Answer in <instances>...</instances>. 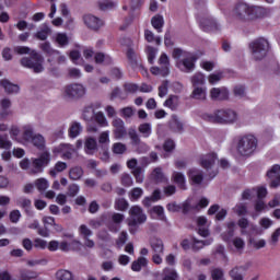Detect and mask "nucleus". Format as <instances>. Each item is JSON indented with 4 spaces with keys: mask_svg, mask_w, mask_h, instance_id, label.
Instances as JSON below:
<instances>
[{
    "mask_svg": "<svg viewBox=\"0 0 280 280\" xmlns=\"http://www.w3.org/2000/svg\"><path fill=\"white\" fill-rule=\"evenodd\" d=\"M257 145H259V140L255 135L245 133L236 137L235 150L241 159H250L257 151Z\"/></svg>",
    "mask_w": 280,
    "mask_h": 280,
    "instance_id": "1",
    "label": "nucleus"
},
{
    "mask_svg": "<svg viewBox=\"0 0 280 280\" xmlns=\"http://www.w3.org/2000/svg\"><path fill=\"white\" fill-rule=\"evenodd\" d=\"M232 16H234L236 21L261 19V16H266V9L264 7H250L246 2H238L232 11Z\"/></svg>",
    "mask_w": 280,
    "mask_h": 280,
    "instance_id": "2",
    "label": "nucleus"
},
{
    "mask_svg": "<svg viewBox=\"0 0 280 280\" xmlns=\"http://www.w3.org/2000/svg\"><path fill=\"white\" fill-rule=\"evenodd\" d=\"M173 58L178 60L176 62V67L184 73H191V71L196 69V60H198V56L192 52H187L180 48H175L173 50Z\"/></svg>",
    "mask_w": 280,
    "mask_h": 280,
    "instance_id": "3",
    "label": "nucleus"
},
{
    "mask_svg": "<svg viewBox=\"0 0 280 280\" xmlns=\"http://www.w3.org/2000/svg\"><path fill=\"white\" fill-rule=\"evenodd\" d=\"M206 121L211 124H221L223 126H230L237 121V112L226 108V109H217L213 114L203 115Z\"/></svg>",
    "mask_w": 280,
    "mask_h": 280,
    "instance_id": "4",
    "label": "nucleus"
},
{
    "mask_svg": "<svg viewBox=\"0 0 280 280\" xmlns=\"http://www.w3.org/2000/svg\"><path fill=\"white\" fill-rule=\"evenodd\" d=\"M248 49L252 60L259 62L268 56V51H270V42H268L266 37H258L249 43Z\"/></svg>",
    "mask_w": 280,
    "mask_h": 280,
    "instance_id": "5",
    "label": "nucleus"
},
{
    "mask_svg": "<svg viewBox=\"0 0 280 280\" xmlns=\"http://www.w3.org/2000/svg\"><path fill=\"white\" fill-rule=\"evenodd\" d=\"M196 9L199 11L197 19L203 32H221L222 25H220L215 19L211 18V15H207L205 2H201V4H196Z\"/></svg>",
    "mask_w": 280,
    "mask_h": 280,
    "instance_id": "6",
    "label": "nucleus"
},
{
    "mask_svg": "<svg viewBox=\"0 0 280 280\" xmlns=\"http://www.w3.org/2000/svg\"><path fill=\"white\" fill-rule=\"evenodd\" d=\"M43 62H45V58L36 50H32L28 57H23L20 60V65L25 69H32L34 73H43L45 71Z\"/></svg>",
    "mask_w": 280,
    "mask_h": 280,
    "instance_id": "7",
    "label": "nucleus"
},
{
    "mask_svg": "<svg viewBox=\"0 0 280 280\" xmlns=\"http://www.w3.org/2000/svg\"><path fill=\"white\" fill-rule=\"evenodd\" d=\"M215 161H218V154L215 153L202 155L199 160V165H201L203 170L208 171V176L210 177V179H213L215 178V176H218V168L213 170Z\"/></svg>",
    "mask_w": 280,
    "mask_h": 280,
    "instance_id": "8",
    "label": "nucleus"
},
{
    "mask_svg": "<svg viewBox=\"0 0 280 280\" xmlns=\"http://www.w3.org/2000/svg\"><path fill=\"white\" fill-rule=\"evenodd\" d=\"M65 93L69 100H82L86 95V88L80 83H72L65 88Z\"/></svg>",
    "mask_w": 280,
    "mask_h": 280,
    "instance_id": "9",
    "label": "nucleus"
},
{
    "mask_svg": "<svg viewBox=\"0 0 280 280\" xmlns=\"http://www.w3.org/2000/svg\"><path fill=\"white\" fill-rule=\"evenodd\" d=\"M129 215L128 221H130L131 226H135V224H145L148 220V215L143 213V209L139 206L131 207Z\"/></svg>",
    "mask_w": 280,
    "mask_h": 280,
    "instance_id": "10",
    "label": "nucleus"
},
{
    "mask_svg": "<svg viewBox=\"0 0 280 280\" xmlns=\"http://www.w3.org/2000/svg\"><path fill=\"white\" fill-rule=\"evenodd\" d=\"M159 65L160 67L151 68V73H153V75H162L163 78L170 75V57H167L166 54L161 55Z\"/></svg>",
    "mask_w": 280,
    "mask_h": 280,
    "instance_id": "11",
    "label": "nucleus"
},
{
    "mask_svg": "<svg viewBox=\"0 0 280 280\" xmlns=\"http://www.w3.org/2000/svg\"><path fill=\"white\" fill-rule=\"evenodd\" d=\"M49 163H51V153H49V151L42 152L38 158L33 159V167L35 168V173L43 172V168L47 167Z\"/></svg>",
    "mask_w": 280,
    "mask_h": 280,
    "instance_id": "12",
    "label": "nucleus"
},
{
    "mask_svg": "<svg viewBox=\"0 0 280 280\" xmlns=\"http://www.w3.org/2000/svg\"><path fill=\"white\" fill-rule=\"evenodd\" d=\"M188 180L190 185H194L195 187H200L205 180V172L200 168H190L187 172Z\"/></svg>",
    "mask_w": 280,
    "mask_h": 280,
    "instance_id": "13",
    "label": "nucleus"
},
{
    "mask_svg": "<svg viewBox=\"0 0 280 280\" xmlns=\"http://www.w3.org/2000/svg\"><path fill=\"white\" fill-rule=\"evenodd\" d=\"M210 100L212 102H226L229 100V90L224 86L212 88L210 90Z\"/></svg>",
    "mask_w": 280,
    "mask_h": 280,
    "instance_id": "14",
    "label": "nucleus"
},
{
    "mask_svg": "<svg viewBox=\"0 0 280 280\" xmlns=\"http://www.w3.org/2000/svg\"><path fill=\"white\" fill-rule=\"evenodd\" d=\"M138 163L137 159L133 158L127 161V167L132 170L131 174L135 176L136 183H143V168L141 166H137Z\"/></svg>",
    "mask_w": 280,
    "mask_h": 280,
    "instance_id": "15",
    "label": "nucleus"
},
{
    "mask_svg": "<svg viewBox=\"0 0 280 280\" xmlns=\"http://www.w3.org/2000/svg\"><path fill=\"white\" fill-rule=\"evenodd\" d=\"M168 129L176 135H183L185 132V124H183V120L177 115H172L168 120Z\"/></svg>",
    "mask_w": 280,
    "mask_h": 280,
    "instance_id": "16",
    "label": "nucleus"
},
{
    "mask_svg": "<svg viewBox=\"0 0 280 280\" xmlns=\"http://www.w3.org/2000/svg\"><path fill=\"white\" fill-rule=\"evenodd\" d=\"M112 126L114 128V135L116 139H124L126 137V124L121 118H116L112 121Z\"/></svg>",
    "mask_w": 280,
    "mask_h": 280,
    "instance_id": "17",
    "label": "nucleus"
},
{
    "mask_svg": "<svg viewBox=\"0 0 280 280\" xmlns=\"http://www.w3.org/2000/svg\"><path fill=\"white\" fill-rule=\"evenodd\" d=\"M267 178H270V187L277 188L280 186V165L275 164L268 172Z\"/></svg>",
    "mask_w": 280,
    "mask_h": 280,
    "instance_id": "18",
    "label": "nucleus"
},
{
    "mask_svg": "<svg viewBox=\"0 0 280 280\" xmlns=\"http://www.w3.org/2000/svg\"><path fill=\"white\" fill-rule=\"evenodd\" d=\"M83 21L90 30L97 31L100 27L104 25V21H102L100 18L92 15V14H86L83 16Z\"/></svg>",
    "mask_w": 280,
    "mask_h": 280,
    "instance_id": "19",
    "label": "nucleus"
},
{
    "mask_svg": "<svg viewBox=\"0 0 280 280\" xmlns=\"http://www.w3.org/2000/svg\"><path fill=\"white\" fill-rule=\"evenodd\" d=\"M16 205L18 207H21L22 209H24L26 215H28L30 218L34 217V211H32V200L27 199L25 197H20L16 199Z\"/></svg>",
    "mask_w": 280,
    "mask_h": 280,
    "instance_id": "20",
    "label": "nucleus"
},
{
    "mask_svg": "<svg viewBox=\"0 0 280 280\" xmlns=\"http://www.w3.org/2000/svg\"><path fill=\"white\" fill-rule=\"evenodd\" d=\"M190 100H196L197 102H207V86L206 88H192L190 93Z\"/></svg>",
    "mask_w": 280,
    "mask_h": 280,
    "instance_id": "21",
    "label": "nucleus"
},
{
    "mask_svg": "<svg viewBox=\"0 0 280 280\" xmlns=\"http://www.w3.org/2000/svg\"><path fill=\"white\" fill-rule=\"evenodd\" d=\"M0 84L8 95H14L21 91V88L18 84L10 82L8 79L1 80Z\"/></svg>",
    "mask_w": 280,
    "mask_h": 280,
    "instance_id": "22",
    "label": "nucleus"
},
{
    "mask_svg": "<svg viewBox=\"0 0 280 280\" xmlns=\"http://www.w3.org/2000/svg\"><path fill=\"white\" fill-rule=\"evenodd\" d=\"M190 82L192 84V89L206 88L207 79H205V74L202 72H197L190 78Z\"/></svg>",
    "mask_w": 280,
    "mask_h": 280,
    "instance_id": "23",
    "label": "nucleus"
},
{
    "mask_svg": "<svg viewBox=\"0 0 280 280\" xmlns=\"http://www.w3.org/2000/svg\"><path fill=\"white\" fill-rule=\"evenodd\" d=\"M172 179L174 180V183H176L179 189H187V180L185 179V174L180 172H174L172 175Z\"/></svg>",
    "mask_w": 280,
    "mask_h": 280,
    "instance_id": "24",
    "label": "nucleus"
},
{
    "mask_svg": "<svg viewBox=\"0 0 280 280\" xmlns=\"http://www.w3.org/2000/svg\"><path fill=\"white\" fill-rule=\"evenodd\" d=\"M212 242H213V240L200 241L196 237H192L191 248H192L194 253H198V250H202V248H205V246H211Z\"/></svg>",
    "mask_w": 280,
    "mask_h": 280,
    "instance_id": "25",
    "label": "nucleus"
},
{
    "mask_svg": "<svg viewBox=\"0 0 280 280\" xmlns=\"http://www.w3.org/2000/svg\"><path fill=\"white\" fill-rule=\"evenodd\" d=\"M242 270L246 272L248 267L246 266H236L232 270H230L229 275L232 280H244V276H242Z\"/></svg>",
    "mask_w": 280,
    "mask_h": 280,
    "instance_id": "26",
    "label": "nucleus"
},
{
    "mask_svg": "<svg viewBox=\"0 0 280 280\" xmlns=\"http://www.w3.org/2000/svg\"><path fill=\"white\" fill-rule=\"evenodd\" d=\"M35 136L36 135H34V127H32V125H25L23 127V133H22L23 141H26V143H30Z\"/></svg>",
    "mask_w": 280,
    "mask_h": 280,
    "instance_id": "27",
    "label": "nucleus"
},
{
    "mask_svg": "<svg viewBox=\"0 0 280 280\" xmlns=\"http://www.w3.org/2000/svg\"><path fill=\"white\" fill-rule=\"evenodd\" d=\"M235 221L228 223V230L222 234L224 242H231L232 237L235 235Z\"/></svg>",
    "mask_w": 280,
    "mask_h": 280,
    "instance_id": "28",
    "label": "nucleus"
},
{
    "mask_svg": "<svg viewBox=\"0 0 280 280\" xmlns=\"http://www.w3.org/2000/svg\"><path fill=\"white\" fill-rule=\"evenodd\" d=\"M151 248L155 254H163V250H165V245L161 238L155 237L151 240Z\"/></svg>",
    "mask_w": 280,
    "mask_h": 280,
    "instance_id": "29",
    "label": "nucleus"
},
{
    "mask_svg": "<svg viewBox=\"0 0 280 280\" xmlns=\"http://www.w3.org/2000/svg\"><path fill=\"white\" fill-rule=\"evenodd\" d=\"M84 145L86 154H95L97 151V140L95 138H88Z\"/></svg>",
    "mask_w": 280,
    "mask_h": 280,
    "instance_id": "30",
    "label": "nucleus"
},
{
    "mask_svg": "<svg viewBox=\"0 0 280 280\" xmlns=\"http://www.w3.org/2000/svg\"><path fill=\"white\" fill-rule=\"evenodd\" d=\"M84 176V170L81 166H74L69 171V178L71 180H80Z\"/></svg>",
    "mask_w": 280,
    "mask_h": 280,
    "instance_id": "31",
    "label": "nucleus"
},
{
    "mask_svg": "<svg viewBox=\"0 0 280 280\" xmlns=\"http://www.w3.org/2000/svg\"><path fill=\"white\" fill-rule=\"evenodd\" d=\"M148 266V259L145 257H139L131 264V270L133 272H141V268H145Z\"/></svg>",
    "mask_w": 280,
    "mask_h": 280,
    "instance_id": "32",
    "label": "nucleus"
},
{
    "mask_svg": "<svg viewBox=\"0 0 280 280\" xmlns=\"http://www.w3.org/2000/svg\"><path fill=\"white\" fill-rule=\"evenodd\" d=\"M138 132H140V135H142L144 139H148L150 135H152V124L150 122L140 124L138 127Z\"/></svg>",
    "mask_w": 280,
    "mask_h": 280,
    "instance_id": "33",
    "label": "nucleus"
},
{
    "mask_svg": "<svg viewBox=\"0 0 280 280\" xmlns=\"http://www.w3.org/2000/svg\"><path fill=\"white\" fill-rule=\"evenodd\" d=\"M165 21L163 20L162 15H155L151 19V25L159 33L163 32V25Z\"/></svg>",
    "mask_w": 280,
    "mask_h": 280,
    "instance_id": "34",
    "label": "nucleus"
},
{
    "mask_svg": "<svg viewBox=\"0 0 280 280\" xmlns=\"http://www.w3.org/2000/svg\"><path fill=\"white\" fill-rule=\"evenodd\" d=\"M56 279L57 280H73V272L66 270V269H59L56 272Z\"/></svg>",
    "mask_w": 280,
    "mask_h": 280,
    "instance_id": "35",
    "label": "nucleus"
},
{
    "mask_svg": "<svg viewBox=\"0 0 280 280\" xmlns=\"http://www.w3.org/2000/svg\"><path fill=\"white\" fill-rule=\"evenodd\" d=\"M12 149V141L7 133H0V150H11Z\"/></svg>",
    "mask_w": 280,
    "mask_h": 280,
    "instance_id": "36",
    "label": "nucleus"
},
{
    "mask_svg": "<svg viewBox=\"0 0 280 280\" xmlns=\"http://www.w3.org/2000/svg\"><path fill=\"white\" fill-rule=\"evenodd\" d=\"M82 132V125L79 122H73L69 128V138L75 139Z\"/></svg>",
    "mask_w": 280,
    "mask_h": 280,
    "instance_id": "37",
    "label": "nucleus"
},
{
    "mask_svg": "<svg viewBox=\"0 0 280 280\" xmlns=\"http://www.w3.org/2000/svg\"><path fill=\"white\" fill-rule=\"evenodd\" d=\"M178 96L171 95L165 102L164 106H167V108H171V110H176L178 108Z\"/></svg>",
    "mask_w": 280,
    "mask_h": 280,
    "instance_id": "38",
    "label": "nucleus"
},
{
    "mask_svg": "<svg viewBox=\"0 0 280 280\" xmlns=\"http://www.w3.org/2000/svg\"><path fill=\"white\" fill-rule=\"evenodd\" d=\"M30 143H33L38 150H45V137L43 135H35Z\"/></svg>",
    "mask_w": 280,
    "mask_h": 280,
    "instance_id": "39",
    "label": "nucleus"
},
{
    "mask_svg": "<svg viewBox=\"0 0 280 280\" xmlns=\"http://www.w3.org/2000/svg\"><path fill=\"white\" fill-rule=\"evenodd\" d=\"M50 32L51 30L49 26L47 24H43V28L35 34V37L38 38V40H47Z\"/></svg>",
    "mask_w": 280,
    "mask_h": 280,
    "instance_id": "40",
    "label": "nucleus"
},
{
    "mask_svg": "<svg viewBox=\"0 0 280 280\" xmlns=\"http://www.w3.org/2000/svg\"><path fill=\"white\" fill-rule=\"evenodd\" d=\"M40 49H42V51H44V54H47L48 56H52V54H55V56H60V51L54 50V48H51V44H49V42H45V43L40 44Z\"/></svg>",
    "mask_w": 280,
    "mask_h": 280,
    "instance_id": "41",
    "label": "nucleus"
},
{
    "mask_svg": "<svg viewBox=\"0 0 280 280\" xmlns=\"http://www.w3.org/2000/svg\"><path fill=\"white\" fill-rule=\"evenodd\" d=\"M152 178L155 183H165V175L161 167H156L152 172Z\"/></svg>",
    "mask_w": 280,
    "mask_h": 280,
    "instance_id": "42",
    "label": "nucleus"
},
{
    "mask_svg": "<svg viewBox=\"0 0 280 280\" xmlns=\"http://www.w3.org/2000/svg\"><path fill=\"white\" fill-rule=\"evenodd\" d=\"M38 277V273L36 271L27 270V269H22L20 271V279L21 280H32L36 279Z\"/></svg>",
    "mask_w": 280,
    "mask_h": 280,
    "instance_id": "43",
    "label": "nucleus"
},
{
    "mask_svg": "<svg viewBox=\"0 0 280 280\" xmlns=\"http://www.w3.org/2000/svg\"><path fill=\"white\" fill-rule=\"evenodd\" d=\"M128 137L131 140V145L136 147L137 143L141 141V137H139V133L137 132V129L129 128L128 129Z\"/></svg>",
    "mask_w": 280,
    "mask_h": 280,
    "instance_id": "44",
    "label": "nucleus"
},
{
    "mask_svg": "<svg viewBox=\"0 0 280 280\" xmlns=\"http://www.w3.org/2000/svg\"><path fill=\"white\" fill-rule=\"evenodd\" d=\"M83 119L85 121H93L94 117H95V109L93 108V106H88L83 109V115H82Z\"/></svg>",
    "mask_w": 280,
    "mask_h": 280,
    "instance_id": "45",
    "label": "nucleus"
},
{
    "mask_svg": "<svg viewBox=\"0 0 280 280\" xmlns=\"http://www.w3.org/2000/svg\"><path fill=\"white\" fill-rule=\"evenodd\" d=\"M35 187L38 191H47L49 189V182L46 178H38L35 180Z\"/></svg>",
    "mask_w": 280,
    "mask_h": 280,
    "instance_id": "46",
    "label": "nucleus"
},
{
    "mask_svg": "<svg viewBox=\"0 0 280 280\" xmlns=\"http://www.w3.org/2000/svg\"><path fill=\"white\" fill-rule=\"evenodd\" d=\"M129 203L125 198H118L115 200V209L117 211H126L128 210Z\"/></svg>",
    "mask_w": 280,
    "mask_h": 280,
    "instance_id": "47",
    "label": "nucleus"
},
{
    "mask_svg": "<svg viewBox=\"0 0 280 280\" xmlns=\"http://www.w3.org/2000/svg\"><path fill=\"white\" fill-rule=\"evenodd\" d=\"M65 170H67V163L59 161L55 164L54 170H50L49 174L52 178H56L57 172H65Z\"/></svg>",
    "mask_w": 280,
    "mask_h": 280,
    "instance_id": "48",
    "label": "nucleus"
},
{
    "mask_svg": "<svg viewBox=\"0 0 280 280\" xmlns=\"http://www.w3.org/2000/svg\"><path fill=\"white\" fill-rule=\"evenodd\" d=\"M141 196H143V189L140 187H136V188L131 189L129 192V198L132 202L139 200V198H141Z\"/></svg>",
    "mask_w": 280,
    "mask_h": 280,
    "instance_id": "49",
    "label": "nucleus"
},
{
    "mask_svg": "<svg viewBox=\"0 0 280 280\" xmlns=\"http://www.w3.org/2000/svg\"><path fill=\"white\" fill-rule=\"evenodd\" d=\"M120 183H121L122 187H132L135 182L132 180V176H130V174L122 173L120 175Z\"/></svg>",
    "mask_w": 280,
    "mask_h": 280,
    "instance_id": "50",
    "label": "nucleus"
},
{
    "mask_svg": "<svg viewBox=\"0 0 280 280\" xmlns=\"http://www.w3.org/2000/svg\"><path fill=\"white\" fill-rule=\"evenodd\" d=\"M234 213H236V215H246L248 213V207L246 206V203H237L234 208H233Z\"/></svg>",
    "mask_w": 280,
    "mask_h": 280,
    "instance_id": "51",
    "label": "nucleus"
},
{
    "mask_svg": "<svg viewBox=\"0 0 280 280\" xmlns=\"http://www.w3.org/2000/svg\"><path fill=\"white\" fill-rule=\"evenodd\" d=\"M128 242V232H120L118 238L116 240V247L124 248V245Z\"/></svg>",
    "mask_w": 280,
    "mask_h": 280,
    "instance_id": "52",
    "label": "nucleus"
},
{
    "mask_svg": "<svg viewBox=\"0 0 280 280\" xmlns=\"http://www.w3.org/2000/svg\"><path fill=\"white\" fill-rule=\"evenodd\" d=\"M151 211L152 213H156L158 218L163 222L167 221V217H165V209L162 206H154Z\"/></svg>",
    "mask_w": 280,
    "mask_h": 280,
    "instance_id": "53",
    "label": "nucleus"
},
{
    "mask_svg": "<svg viewBox=\"0 0 280 280\" xmlns=\"http://www.w3.org/2000/svg\"><path fill=\"white\" fill-rule=\"evenodd\" d=\"M56 42L60 47H67V45H69V36H67L66 33H58L56 35Z\"/></svg>",
    "mask_w": 280,
    "mask_h": 280,
    "instance_id": "54",
    "label": "nucleus"
},
{
    "mask_svg": "<svg viewBox=\"0 0 280 280\" xmlns=\"http://www.w3.org/2000/svg\"><path fill=\"white\" fill-rule=\"evenodd\" d=\"M127 58L131 67H137L139 65V62L137 61V52H135V49L132 48L127 49Z\"/></svg>",
    "mask_w": 280,
    "mask_h": 280,
    "instance_id": "55",
    "label": "nucleus"
},
{
    "mask_svg": "<svg viewBox=\"0 0 280 280\" xmlns=\"http://www.w3.org/2000/svg\"><path fill=\"white\" fill-rule=\"evenodd\" d=\"M182 212L184 215H187V213H190V211H196V206H191V201L187 199L182 205Z\"/></svg>",
    "mask_w": 280,
    "mask_h": 280,
    "instance_id": "56",
    "label": "nucleus"
},
{
    "mask_svg": "<svg viewBox=\"0 0 280 280\" xmlns=\"http://www.w3.org/2000/svg\"><path fill=\"white\" fill-rule=\"evenodd\" d=\"M212 280H226L224 279V270L222 268H214L211 270Z\"/></svg>",
    "mask_w": 280,
    "mask_h": 280,
    "instance_id": "57",
    "label": "nucleus"
},
{
    "mask_svg": "<svg viewBox=\"0 0 280 280\" xmlns=\"http://www.w3.org/2000/svg\"><path fill=\"white\" fill-rule=\"evenodd\" d=\"M233 93L235 97H238V100H242L243 97H246V86L236 85L234 86Z\"/></svg>",
    "mask_w": 280,
    "mask_h": 280,
    "instance_id": "58",
    "label": "nucleus"
},
{
    "mask_svg": "<svg viewBox=\"0 0 280 280\" xmlns=\"http://www.w3.org/2000/svg\"><path fill=\"white\" fill-rule=\"evenodd\" d=\"M164 278L163 280H176L178 279V273L174 269L165 268L164 269Z\"/></svg>",
    "mask_w": 280,
    "mask_h": 280,
    "instance_id": "59",
    "label": "nucleus"
},
{
    "mask_svg": "<svg viewBox=\"0 0 280 280\" xmlns=\"http://www.w3.org/2000/svg\"><path fill=\"white\" fill-rule=\"evenodd\" d=\"M156 48L152 46L147 47V56L150 65H154V59L156 58Z\"/></svg>",
    "mask_w": 280,
    "mask_h": 280,
    "instance_id": "60",
    "label": "nucleus"
},
{
    "mask_svg": "<svg viewBox=\"0 0 280 280\" xmlns=\"http://www.w3.org/2000/svg\"><path fill=\"white\" fill-rule=\"evenodd\" d=\"M255 194H257V188H247L242 194V200H253Z\"/></svg>",
    "mask_w": 280,
    "mask_h": 280,
    "instance_id": "61",
    "label": "nucleus"
},
{
    "mask_svg": "<svg viewBox=\"0 0 280 280\" xmlns=\"http://www.w3.org/2000/svg\"><path fill=\"white\" fill-rule=\"evenodd\" d=\"M94 119H95L96 124H100V126H108L106 116H104V113H102V112L94 114Z\"/></svg>",
    "mask_w": 280,
    "mask_h": 280,
    "instance_id": "62",
    "label": "nucleus"
},
{
    "mask_svg": "<svg viewBox=\"0 0 280 280\" xmlns=\"http://www.w3.org/2000/svg\"><path fill=\"white\" fill-rule=\"evenodd\" d=\"M126 150H127L126 144H124L121 142H116L113 145L114 154H124V152H126Z\"/></svg>",
    "mask_w": 280,
    "mask_h": 280,
    "instance_id": "63",
    "label": "nucleus"
},
{
    "mask_svg": "<svg viewBox=\"0 0 280 280\" xmlns=\"http://www.w3.org/2000/svg\"><path fill=\"white\" fill-rule=\"evenodd\" d=\"M98 7L100 10H113V8H115V2L110 1V0H105L102 2H98Z\"/></svg>",
    "mask_w": 280,
    "mask_h": 280,
    "instance_id": "64",
    "label": "nucleus"
}]
</instances>
